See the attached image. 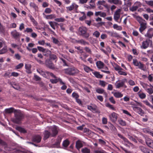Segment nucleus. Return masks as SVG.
I'll return each mask as SVG.
<instances>
[{
	"label": "nucleus",
	"mask_w": 153,
	"mask_h": 153,
	"mask_svg": "<svg viewBox=\"0 0 153 153\" xmlns=\"http://www.w3.org/2000/svg\"><path fill=\"white\" fill-rule=\"evenodd\" d=\"M77 42L78 43H80L81 44L83 45H89V43L88 42L85 41L83 39H81L78 41Z\"/></svg>",
	"instance_id": "obj_38"
},
{
	"label": "nucleus",
	"mask_w": 153,
	"mask_h": 153,
	"mask_svg": "<svg viewBox=\"0 0 153 153\" xmlns=\"http://www.w3.org/2000/svg\"><path fill=\"white\" fill-rule=\"evenodd\" d=\"M11 34L12 36L15 39L19 38L21 36V34L20 33L17 32L16 30H14L12 31L11 33Z\"/></svg>",
	"instance_id": "obj_11"
},
{
	"label": "nucleus",
	"mask_w": 153,
	"mask_h": 153,
	"mask_svg": "<svg viewBox=\"0 0 153 153\" xmlns=\"http://www.w3.org/2000/svg\"><path fill=\"white\" fill-rule=\"evenodd\" d=\"M109 127L111 130L114 131H115L117 130L116 128L111 123L110 124Z\"/></svg>",
	"instance_id": "obj_60"
},
{
	"label": "nucleus",
	"mask_w": 153,
	"mask_h": 153,
	"mask_svg": "<svg viewBox=\"0 0 153 153\" xmlns=\"http://www.w3.org/2000/svg\"><path fill=\"white\" fill-rule=\"evenodd\" d=\"M64 71L65 74L71 76H74L79 73V72L78 69L74 67L65 69Z\"/></svg>",
	"instance_id": "obj_3"
},
{
	"label": "nucleus",
	"mask_w": 153,
	"mask_h": 153,
	"mask_svg": "<svg viewBox=\"0 0 153 153\" xmlns=\"http://www.w3.org/2000/svg\"><path fill=\"white\" fill-rule=\"evenodd\" d=\"M72 95V97L75 98V99L79 97V95L77 93L75 92L73 93Z\"/></svg>",
	"instance_id": "obj_63"
},
{
	"label": "nucleus",
	"mask_w": 153,
	"mask_h": 153,
	"mask_svg": "<svg viewBox=\"0 0 153 153\" xmlns=\"http://www.w3.org/2000/svg\"><path fill=\"white\" fill-rule=\"evenodd\" d=\"M69 144V142L68 140H64L62 143V145L63 146L65 147H67Z\"/></svg>",
	"instance_id": "obj_43"
},
{
	"label": "nucleus",
	"mask_w": 153,
	"mask_h": 153,
	"mask_svg": "<svg viewBox=\"0 0 153 153\" xmlns=\"http://www.w3.org/2000/svg\"><path fill=\"white\" fill-rule=\"evenodd\" d=\"M42 76L45 78H47L51 76L53 78H56V76L52 73L48 71H44Z\"/></svg>",
	"instance_id": "obj_18"
},
{
	"label": "nucleus",
	"mask_w": 153,
	"mask_h": 153,
	"mask_svg": "<svg viewBox=\"0 0 153 153\" xmlns=\"http://www.w3.org/2000/svg\"><path fill=\"white\" fill-rule=\"evenodd\" d=\"M113 27L114 29H117L118 30H122V27L121 26H119L116 24H114Z\"/></svg>",
	"instance_id": "obj_50"
},
{
	"label": "nucleus",
	"mask_w": 153,
	"mask_h": 153,
	"mask_svg": "<svg viewBox=\"0 0 153 153\" xmlns=\"http://www.w3.org/2000/svg\"><path fill=\"white\" fill-rule=\"evenodd\" d=\"M81 152L83 153H90V150L87 147H85L82 149Z\"/></svg>",
	"instance_id": "obj_40"
},
{
	"label": "nucleus",
	"mask_w": 153,
	"mask_h": 153,
	"mask_svg": "<svg viewBox=\"0 0 153 153\" xmlns=\"http://www.w3.org/2000/svg\"><path fill=\"white\" fill-rule=\"evenodd\" d=\"M132 15L140 24V27L139 30L140 32L142 33L146 28L147 23L146 21L139 16H137L134 14H132Z\"/></svg>",
	"instance_id": "obj_1"
},
{
	"label": "nucleus",
	"mask_w": 153,
	"mask_h": 153,
	"mask_svg": "<svg viewBox=\"0 0 153 153\" xmlns=\"http://www.w3.org/2000/svg\"><path fill=\"white\" fill-rule=\"evenodd\" d=\"M140 84L142 86L143 88H144L146 90V89L148 88L149 85L147 84H146L143 82H140Z\"/></svg>",
	"instance_id": "obj_53"
},
{
	"label": "nucleus",
	"mask_w": 153,
	"mask_h": 153,
	"mask_svg": "<svg viewBox=\"0 0 153 153\" xmlns=\"http://www.w3.org/2000/svg\"><path fill=\"white\" fill-rule=\"evenodd\" d=\"M128 137L130 140L134 141V142L137 143V140L134 138L132 136H131L129 135H128Z\"/></svg>",
	"instance_id": "obj_52"
},
{
	"label": "nucleus",
	"mask_w": 153,
	"mask_h": 153,
	"mask_svg": "<svg viewBox=\"0 0 153 153\" xmlns=\"http://www.w3.org/2000/svg\"><path fill=\"white\" fill-rule=\"evenodd\" d=\"M61 140L62 138L61 137L58 136L56 140L55 143L53 145V147L59 148Z\"/></svg>",
	"instance_id": "obj_19"
},
{
	"label": "nucleus",
	"mask_w": 153,
	"mask_h": 153,
	"mask_svg": "<svg viewBox=\"0 0 153 153\" xmlns=\"http://www.w3.org/2000/svg\"><path fill=\"white\" fill-rule=\"evenodd\" d=\"M41 137L39 135H35L32 137V140L33 142L39 143L41 142Z\"/></svg>",
	"instance_id": "obj_14"
},
{
	"label": "nucleus",
	"mask_w": 153,
	"mask_h": 153,
	"mask_svg": "<svg viewBox=\"0 0 153 153\" xmlns=\"http://www.w3.org/2000/svg\"><path fill=\"white\" fill-rule=\"evenodd\" d=\"M15 110L13 108H6L5 110V112L6 114H11L13 112L14 113Z\"/></svg>",
	"instance_id": "obj_27"
},
{
	"label": "nucleus",
	"mask_w": 153,
	"mask_h": 153,
	"mask_svg": "<svg viewBox=\"0 0 153 153\" xmlns=\"http://www.w3.org/2000/svg\"><path fill=\"white\" fill-rule=\"evenodd\" d=\"M87 108L94 113H100V111L97 109V106L95 105L91 104V105H88L87 106Z\"/></svg>",
	"instance_id": "obj_6"
},
{
	"label": "nucleus",
	"mask_w": 153,
	"mask_h": 153,
	"mask_svg": "<svg viewBox=\"0 0 153 153\" xmlns=\"http://www.w3.org/2000/svg\"><path fill=\"white\" fill-rule=\"evenodd\" d=\"M106 106L110 108V109L113 110H115V108L112 105H111L109 103H106L105 105Z\"/></svg>",
	"instance_id": "obj_51"
},
{
	"label": "nucleus",
	"mask_w": 153,
	"mask_h": 153,
	"mask_svg": "<svg viewBox=\"0 0 153 153\" xmlns=\"http://www.w3.org/2000/svg\"><path fill=\"white\" fill-rule=\"evenodd\" d=\"M114 69L116 71H118V72L120 70H123L121 67L117 65V64H115L114 65Z\"/></svg>",
	"instance_id": "obj_41"
},
{
	"label": "nucleus",
	"mask_w": 153,
	"mask_h": 153,
	"mask_svg": "<svg viewBox=\"0 0 153 153\" xmlns=\"http://www.w3.org/2000/svg\"><path fill=\"white\" fill-rule=\"evenodd\" d=\"M52 134L51 137H54L58 134V131L57 126H53L51 128Z\"/></svg>",
	"instance_id": "obj_13"
},
{
	"label": "nucleus",
	"mask_w": 153,
	"mask_h": 153,
	"mask_svg": "<svg viewBox=\"0 0 153 153\" xmlns=\"http://www.w3.org/2000/svg\"><path fill=\"white\" fill-rule=\"evenodd\" d=\"M93 35L96 38H98L100 35V33L98 31H96L93 33Z\"/></svg>",
	"instance_id": "obj_55"
},
{
	"label": "nucleus",
	"mask_w": 153,
	"mask_h": 153,
	"mask_svg": "<svg viewBox=\"0 0 153 153\" xmlns=\"http://www.w3.org/2000/svg\"><path fill=\"white\" fill-rule=\"evenodd\" d=\"M151 42L150 40H146L143 41L142 43V45L141 46V48L144 49L147 48L149 46V43Z\"/></svg>",
	"instance_id": "obj_12"
},
{
	"label": "nucleus",
	"mask_w": 153,
	"mask_h": 153,
	"mask_svg": "<svg viewBox=\"0 0 153 153\" xmlns=\"http://www.w3.org/2000/svg\"><path fill=\"white\" fill-rule=\"evenodd\" d=\"M108 2L109 3L116 5H121L122 4V1L120 0H108Z\"/></svg>",
	"instance_id": "obj_20"
},
{
	"label": "nucleus",
	"mask_w": 153,
	"mask_h": 153,
	"mask_svg": "<svg viewBox=\"0 0 153 153\" xmlns=\"http://www.w3.org/2000/svg\"><path fill=\"white\" fill-rule=\"evenodd\" d=\"M138 95L139 97L141 99H143L146 97V95L144 93H138Z\"/></svg>",
	"instance_id": "obj_47"
},
{
	"label": "nucleus",
	"mask_w": 153,
	"mask_h": 153,
	"mask_svg": "<svg viewBox=\"0 0 153 153\" xmlns=\"http://www.w3.org/2000/svg\"><path fill=\"white\" fill-rule=\"evenodd\" d=\"M146 37L149 38H151L153 36V29L149 28L147 31L145 35Z\"/></svg>",
	"instance_id": "obj_17"
},
{
	"label": "nucleus",
	"mask_w": 153,
	"mask_h": 153,
	"mask_svg": "<svg viewBox=\"0 0 153 153\" xmlns=\"http://www.w3.org/2000/svg\"><path fill=\"white\" fill-rule=\"evenodd\" d=\"M83 146L82 143L80 141H77L76 143V148L79 150V149Z\"/></svg>",
	"instance_id": "obj_33"
},
{
	"label": "nucleus",
	"mask_w": 153,
	"mask_h": 153,
	"mask_svg": "<svg viewBox=\"0 0 153 153\" xmlns=\"http://www.w3.org/2000/svg\"><path fill=\"white\" fill-rule=\"evenodd\" d=\"M96 64L97 68L99 69L103 68L104 65V64L101 61H98L96 62Z\"/></svg>",
	"instance_id": "obj_21"
},
{
	"label": "nucleus",
	"mask_w": 153,
	"mask_h": 153,
	"mask_svg": "<svg viewBox=\"0 0 153 153\" xmlns=\"http://www.w3.org/2000/svg\"><path fill=\"white\" fill-rule=\"evenodd\" d=\"M44 53V55L46 56H50L51 53V51L48 49H45L44 51L43 52Z\"/></svg>",
	"instance_id": "obj_31"
},
{
	"label": "nucleus",
	"mask_w": 153,
	"mask_h": 153,
	"mask_svg": "<svg viewBox=\"0 0 153 153\" xmlns=\"http://www.w3.org/2000/svg\"><path fill=\"white\" fill-rule=\"evenodd\" d=\"M78 6L75 3H73L70 6L66 7L67 11H71L74 9L77 10L78 8Z\"/></svg>",
	"instance_id": "obj_15"
},
{
	"label": "nucleus",
	"mask_w": 153,
	"mask_h": 153,
	"mask_svg": "<svg viewBox=\"0 0 153 153\" xmlns=\"http://www.w3.org/2000/svg\"><path fill=\"white\" fill-rule=\"evenodd\" d=\"M117 81L115 84V86L116 88H119L123 86L124 85L125 81H122L121 82L117 83Z\"/></svg>",
	"instance_id": "obj_22"
},
{
	"label": "nucleus",
	"mask_w": 153,
	"mask_h": 153,
	"mask_svg": "<svg viewBox=\"0 0 153 153\" xmlns=\"http://www.w3.org/2000/svg\"><path fill=\"white\" fill-rule=\"evenodd\" d=\"M110 120L113 122H115L117 120L118 114L116 113L113 112L109 115Z\"/></svg>",
	"instance_id": "obj_7"
},
{
	"label": "nucleus",
	"mask_w": 153,
	"mask_h": 153,
	"mask_svg": "<svg viewBox=\"0 0 153 153\" xmlns=\"http://www.w3.org/2000/svg\"><path fill=\"white\" fill-rule=\"evenodd\" d=\"M55 20L58 22H64L65 19L63 18H56L55 19Z\"/></svg>",
	"instance_id": "obj_58"
},
{
	"label": "nucleus",
	"mask_w": 153,
	"mask_h": 153,
	"mask_svg": "<svg viewBox=\"0 0 153 153\" xmlns=\"http://www.w3.org/2000/svg\"><path fill=\"white\" fill-rule=\"evenodd\" d=\"M138 8V7L136 6H133L130 8V10L131 11L133 12L136 11Z\"/></svg>",
	"instance_id": "obj_56"
},
{
	"label": "nucleus",
	"mask_w": 153,
	"mask_h": 153,
	"mask_svg": "<svg viewBox=\"0 0 153 153\" xmlns=\"http://www.w3.org/2000/svg\"><path fill=\"white\" fill-rule=\"evenodd\" d=\"M15 118L13 120L14 123L19 124L20 121L23 118L24 115L21 111L19 110H15L14 111Z\"/></svg>",
	"instance_id": "obj_2"
},
{
	"label": "nucleus",
	"mask_w": 153,
	"mask_h": 153,
	"mask_svg": "<svg viewBox=\"0 0 153 153\" xmlns=\"http://www.w3.org/2000/svg\"><path fill=\"white\" fill-rule=\"evenodd\" d=\"M96 91L97 93L99 94H104L106 95L107 94L104 89L102 88H97L96 89Z\"/></svg>",
	"instance_id": "obj_23"
},
{
	"label": "nucleus",
	"mask_w": 153,
	"mask_h": 153,
	"mask_svg": "<svg viewBox=\"0 0 153 153\" xmlns=\"http://www.w3.org/2000/svg\"><path fill=\"white\" fill-rule=\"evenodd\" d=\"M118 121L119 124L122 126H124L126 125V122L122 119L119 120Z\"/></svg>",
	"instance_id": "obj_48"
},
{
	"label": "nucleus",
	"mask_w": 153,
	"mask_h": 153,
	"mask_svg": "<svg viewBox=\"0 0 153 153\" xmlns=\"http://www.w3.org/2000/svg\"><path fill=\"white\" fill-rule=\"evenodd\" d=\"M44 139L45 140L47 139L50 136H51V134L50 132L47 131H45L44 133Z\"/></svg>",
	"instance_id": "obj_24"
},
{
	"label": "nucleus",
	"mask_w": 153,
	"mask_h": 153,
	"mask_svg": "<svg viewBox=\"0 0 153 153\" xmlns=\"http://www.w3.org/2000/svg\"><path fill=\"white\" fill-rule=\"evenodd\" d=\"M49 56L50 59L53 60L56 59L57 58L56 56L54 54H51Z\"/></svg>",
	"instance_id": "obj_59"
},
{
	"label": "nucleus",
	"mask_w": 153,
	"mask_h": 153,
	"mask_svg": "<svg viewBox=\"0 0 153 153\" xmlns=\"http://www.w3.org/2000/svg\"><path fill=\"white\" fill-rule=\"evenodd\" d=\"M121 10L120 9H118L115 12L114 15V20L116 22H117L120 16V12Z\"/></svg>",
	"instance_id": "obj_10"
},
{
	"label": "nucleus",
	"mask_w": 153,
	"mask_h": 153,
	"mask_svg": "<svg viewBox=\"0 0 153 153\" xmlns=\"http://www.w3.org/2000/svg\"><path fill=\"white\" fill-rule=\"evenodd\" d=\"M117 135L120 138L122 139L125 142L127 143L128 144L129 143V141L128 140L127 138L124 137L121 134H118Z\"/></svg>",
	"instance_id": "obj_37"
},
{
	"label": "nucleus",
	"mask_w": 153,
	"mask_h": 153,
	"mask_svg": "<svg viewBox=\"0 0 153 153\" xmlns=\"http://www.w3.org/2000/svg\"><path fill=\"white\" fill-rule=\"evenodd\" d=\"M25 68L26 70V72L28 74L31 73V65L30 64H26L25 65Z\"/></svg>",
	"instance_id": "obj_25"
},
{
	"label": "nucleus",
	"mask_w": 153,
	"mask_h": 153,
	"mask_svg": "<svg viewBox=\"0 0 153 153\" xmlns=\"http://www.w3.org/2000/svg\"><path fill=\"white\" fill-rule=\"evenodd\" d=\"M107 84L108 83L104 81L100 80L99 81V85L103 87H105Z\"/></svg>",
	"instance_id": "obj_39"
},
{
	"label": "nucleus",
	"mask_w": 153,
	"mask_h": 153,
	"mask_svg": "<svg viewBox=\"0 0 153 153\" xmlns=\"http://www.w3.org/2000/svg\"><path fill=\"white\" fill-rule=\"evenodd\" d=\"M137 111L138 113L139 114H142L144 113V111L140 108H138V109L137 110Z\"/></svg>",
	"instance_id": "obj_61"
},
{
	"label": "nucleus",
	"mask_w": 153,
	"mask_h": 153,
	"mask_svg": "<svg viewBox=\"0 0 153 153\" xmlns=\"http://www.w3.org/2000/svg\"><path fill=\"white\" fill-rule=\"evenodd\" d=\"M139 149L143 153H146L149 149L147 147L142 146H140Z\"/></svg>",
	"instance_id": "obj_26"
},
{
	"label": "nucleus",
	"mask_w": 153,
	"mask_h": 153,
	"mask_svg": "<svg viewBox=\"0 0 153 153\" xmlns=\"http://www.w3.org/2000/svg\"><path fill=\"white\" fill-rule=\"evenodd\" d=\"M106 49L107 51H105L104 49L102 48L100 49V50L106 54H107L108 52L110 53L111 51V48L109 46H107L106 47Z\"/></svg>",
	"instance_id": "obj_32"
},
{
	"label": "nucleus",
	"mask_w": 153,
	"mask_h": 153,
	"mask_svg": "<svg viewBox=\"0 0 153 153\" xmlns=\"http://www.w3.org/2000/svg\"><path fill=\"white\" fill-rule=\"evenodd\" d=\"M12 86L13 88L16 90H18L20 88L19 86L18 85L16 84H13L12 85Z\"/></svg>",
	"instance_id": "obj_62"
},
{
	"label": "nucleus",
	"mask_w": 153,
	"mask_h": 153,
	"mask_svg": "<svg viewBox=\"0 0 153 153\" xmlns=\"http://www.w3.org/2000/svg\"><path fill=\"white\" fill-rule=\"evenodd\" d=\"M105 152L103 150L98 149L95 150L94 151V153H105Z\"/></svg>",
	"instance_id": "obj_49"
},
{
	"label": "nucleus",
	"mask_w": 153,
	"mask_h": 153,
	"mask_svg": "<svg viewBox=\"0 0 153 153\" xmlns=\"http://www.w3.org/2000/svg\"><path fill=\"white\" fill-rule=\"evenodd\" d=\"M150 20L151 21L150 23V25L153 26V14H151L150 15Z\"/></svg>",
	"instance_id": "obj_64"
},
{
	"label": "nucleus",
	"mask_w": 153,
	"mask_h": 153,
	"mask_svg": "<svg viewBox=\"0 0 153 153\" xmlns=\"http://www.w3.org/2000/svg\"><path fill=\"white\" fill-rule=\"evenodd\" d=\"M54 79H51L50 81L52 83H56L57 82L59 81L60 82V83L62 85H64L65 84V83L62 80L60 79V78H57V77L56 76V78H54Z\"/></svg>",
	"instance_id": "obj_16"
},
{
	"label": "nucleus",
	"mask_w": 153,
	"mask_h": 153,
	"mask_svg": "<svg viewBox=\"0 0 153 153\" xmlns=\"http://www.w3.org/2000/svg\"><path fill=\"white\" fill-rule=\"evenodd\" d=\"M87 29L84 27H80L79 28L78 33L79 35L87 38L89 36V34L87 32Z\"/></svg>",
	"instance_id": "obj_4"
},
{
	"label": "nucleus",
	"mask_w": 153,
	"mask_h": 153,
	"mask_svg": "<svg viewBox=\"0 0 153 153\" xmlns=\"http://www.w3.org/2000/svg\"><path fill=\"white\" fill-rule=\"evenodd\" d=\"M143 102L144 104L149 106L153 110V105H152L147 100H143Z\"/></svg>",
	"instance_id": "obj_30"
},
{
	"label": "nucleus",
	"mask_w": 153,
	"mask_h": 153,
	"mask_svg": "<svg viewBox=\"0 0 153 153\" xmlns=\"http://www.w3.org/2000/svg\"><path fill=\"white\" fill-rule=\"evenodd\" d=\"M45 65L47 67L52 69H54L55 67L53 63L49 59H47L45 61Z\"/></svg>",
	"instance_id": "obj_9"
},
{
	"label": "nucleus",
	"mask_w": 153,
	"mask_h": 153,
	"mask_svg": "<svg viewBox=\"0 0 153 153\" xmlns=\"http://www.w3.org/2000/svg\"><path fill=\"white\" fill-rule=\"evenodd\" d=\"M56 15L55 14H51L49 15L46 16L45 18L47 19H51L56 18Z\"/></svg>",
	"instance_id": "obj_42"
},
{
	"label": "nucleus",
	"mask_w": 153,
	"mask_h": 153,
	"mask_svg": "<svg viewBox=\"0 0 153 153\" xmlns=\"http://www.w3.org/2000/svg\"><path fill=\"white\" fill-rule=\"evenodd\" d=\"M133 63L135 66L138 67V68L143 71H145L144 65L140 62L138 61L136 59H133Z\"/></svg>",
	"instance_id": "obj_5"
},
{
	"label": "nucleus",
	"mask_w": 153,
	"mask_h": 153,
	"mask_svg": "<svg viewBox=\"0 0 153 153\" xmlns=\"http://www.w3.org/2000/svg\"><path fill=\"white\" fill-rule=\"evenodd\" d=\"M144 2L148 6L153 7V0H145Z\"/></svg>",
	"instance_id": "obj_34"
},
{
	"label": "nucleus",
	"mask_w": 153,
	"mask_h": 153,
	"mask_svg": "<svg viewBox=\"0 0 153 153\" xmlns=\"http://www.w3.org/2000/svg\"><path fill=\"white\" fill-rule=\"evenodd\" d=\"M30 6L33 8L35 10H36L38 8V6L33 2H31L30 4Z\"/></svg>",
	"instance_id": "obj_44"
},
{
	"label": "nucleus",
	"mask_w": 153,
	"mask_h": 153,
	"mask_svg": "<svg viewBox=\"0 0 153 153\" xmlns=\"http://www.w3.org/2000/svg\"><path fill=\"white\" fill-rule=\"evenodd\" d=\"M7 51V48L6 47H4L2 49L0 50V54L5 53Z\"/></svg>",
	"instance_id": "obj_45"
},
{
	"label": "nucleus",
	"mask_w": 153,
	"mask_h": 153,
	"mask_svg": "<svg viewBox=\"0 0 153 153\" xmlns=\"http://www.w3.org/2000/svg\"><path fill=\"white\" fill-rule=\"evenodd\" d=\"M84 49L86 52L90 54H92L91 51L88 47H85Z\"/></svg>",
	"instance_id": "obj_57"
},
{
	"label": "nucleus",
	"mask_w": 153,
	"mask_h": 153,
	"mask_svg": "<svg viewBox=\"0 0 153 153\" xmlns=\"http://www.w3.org/2000/svg\"><path fill=\"white\" fill-rule=\"evenodd\" d=\"M145 142L147 146L153 149V140L149 137L145 138Z\"/></svg>",
	"instance_id": "obj_8"
},
{
	"label": "nucleus",
	"mask_w": 153,
	"mask_h": 153,
	"mask_svg": "<svg viewBox=\"0 0 153 153\" xmlns=\"http://www.w3.org/2000/svg\"><path fill=\"white\" fill-rule=\"evenodd\" d=\"M17 129L20 132L23 133H25L26 132V130L24 128L21 127H17Z\"/></svg>",
	"instance_id": "obj_46"
},
{
	"label": "nucleus",
	"mask_w": 153,
	"mask_h": 153,
	"mask_svg": "<svg viewBox=\"0 0 153 153\" xmlns=\"http://www.w3.org/2000/svg\"><path fill=\"white\" fill-rule=\"evenodd\" d=\"M146 91L150 94L153 93V89L152 88H147Z\"/></svg>",
	"instance_id": "obj_54"
},
{
	"label": "nucleus",
	"mask_w": 153,
	"mask_h": 153,
	"mask_svg": "<svg viewBox=\"0 0 153 153\" xmlns=\"http://www.w3.org/2000/svg\"><path fill=\"white\" fill-rule=\"evenodd\" d=\"M112 93L117 98H121L123 96V94L119 92Z\"/></svg>",
	"instance_id": "obj_29"
},
{
	"label": "nucleus",
	"mask_w": 153,
	"mask_h": 153,
	"mask_svg": "<svg viewBox=\"0 0 153 153\" xmlns=\"http://www.w3.org/2000/svg\"><path fill=\"white\" fill-rule=\"evenodd\" d=\"M93 74L97 78L101 79L102 77V75L100 74L99 72H93Z\"/></svg>",
	"instance_id": "obj_35"
},
{
	"label": "nucleus",
	"mask_w": 153,
	"mask_h": 153,
	"mask_svg": "<svg viewBox=\"0 0 153 153\" xmlns=\"http://www.w3.org/2000/svg\"><path fill=\"white\" fill-rule=\"evenodd\" d=\"M49 23L51 26L54 30L55 29V26L58 24L57 23L55 22H50Z\"/></svg>",
	"instance_id": "obj_36"
},
{
	"label": "nucleus",
	"mask_w": 153,
	"mask_h": 153,
	"mask_svg": "<svg viewBox=\"0 0 153 153\" xmlns=\"http://www.w3.org/2000/svg\"><path fill=\"white\" fill-rule=\"evenodd\" d=\"M82 66L83 67V68L84 71L87 73H89L90 71H92L93 70L91 69L89 67L86 65H83Z\"/></svg>",
	"instance_id": "obj_28"
}]
</instances>
